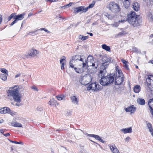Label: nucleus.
Here are the masks:
<instances>
[{
  "instance_id": "obj_1",
  "label": "nucleus",
  "mask_w": 153,
  "mask_h": 153,
  "mask_svg": "<svg viewBox=\"0 0 153 153\" xmlns=\"http://www.w3.org/2000/svg\"><path fill=\"white\" fill-rule=\"evenodd\" d=\"M113 62V59L110 57L103 56L102 57V64L100 67V70L99 76L101 77L100 83L102 86L109 85L114 81V73L110 74L105 76L106 73V68L108 67L109 63Z\"/></svg>"
},
{
  "instance_id": "obj_2",
  "label": "nucleus",
  "mask_w": 153,
  "mask_h": 153,
  "mask_svg": "<svg viewBox=\"0 0 153 153\" xmlns=\"http://www.w3.org/2000/svg\"><path fill=\"white\" fill-rule=\"evenodd\" d=\"M21 87L18 85H16L11 88V89L8 90L7 96L12 97L14 101L17 102L21 101L22 95L19 93Z\"/></svg>"
},
{
  "instance_id": "obj_3",
  "label": "nucleus",
  "mask_w": 153,
  "mask_h": 153,
  "mask_svg": "<svg viewBox=\"0 0 153 153\" xmlns=\"http://www.w3.org/2000/svg\"><path fill=\"white\" fill-rule=\"evenodd\" d=\"M137 16H138L136 14L135 12L131 11L130 14L128 15V18L125 17L124 19L119 20V22L123 23L126 21H128L129 23L134 27H137L139 25Z\"/></svg>"
},
{
  "instance_id": "obj_4",
  "label": "nucleus",
  "mask_w": 153,
  "mask_h": 153,
  "mask_svg": "<svg viewBox=\"0 0 153 153\" xmlns=\"http://www.w3.org/2000/svg\"><path fill=\"white\" fill-rule=\"evenodd\" d=\"M109 9L113 12L117 13L120 11L119 5L114 2H112L109 5Z\"/></svg>"
},
{
  "instance_id": "obj_5",
  "label": "nucleus",
  "mask_w": 153,
  "mask_h": 153,
  "mask_svg": "<svg viewBox=\"0 0 153 153\" xmlns=\"http://www.w3.org/2000/svg\"><path fill=\"white\" fill-rule=\"evenodd\" d=\"M92 79L91 75L86 74L82 78L81 84L84 85H87L92 81Z\"/></svg>"
},
{
  "instance_id": "obj_6",
  "label": "nucleus",
  "mask_w": 153,
  "mask_h": 153,
  "mask_svg": "<svg viewBox=\"0 0 153 153\" xmlns=\"http://www.w3.org/2000/svg\"><path fill=\"white\" fill-rule=\"evenodd\" d=\"M82 68H74V70L76 72L79 74H81L85 71V70L87 68L88 63L86 61L85 62H83L82 63Z\"/></svg>"
},
{
  "instance_id": "obj_7",
  "label": "nucleus",
  "mask_w": 153,
  "mask_h": 153,
  "mask_svg": "<svg viewBox=\"0 0 153 153\" xmlns=\"http://www.w3.org/2000/svg\"><path fill=\"white\" fill-rule=\"evenodd\" d=\"M124 76H115L114 84L115 85H120L123 84L124 80Z\"/></svg>"
},
{
  "instance_id": "obj_8",
  "label": "nucleus",
  "mask_w": 153,
  "mask_h": 153,
  "mask_svg": "<svg viewBox=\"0 0 153 153\" xmlns=\"http://www.w3.org/2000/svg\"><path fill=\"white\" fill-rule=\"evenodd\" d=\"M85 8L84 6H80L78 7L75 8L74 9V12L75 14H77L81 11L85 13L84 12Z\"/></svg>"
},
{
  "instance_id": "obj_9",
  "label": "nucleus",
  "mask_w": 153,
  "mask_h": 153,
  "mask_svg": "<svg viewBox=\"0 0 153 153\" xmlns=\"http://www.w3.org/2000/svg\"><path fill=\"white\" fill-rule=\"evenodd\" d=\"M96 86V84L95 82L92 83L90 84L88 87H87V90H91L92 92H96L94 91V89H95V86Z\"/></svg>"
},
{
  "instance_id": "obj_10",
  "label": "nucleus",
  "mask_w": 153,
  "mask_h": 153,
  "mask_svg": "<svg viewBox=\"0 0 153 153\" xmlns=\"http://www.w3.org/2000/svg\"><path fill=\"white\" fill-rule=\"evenodd\" d=\"M70 97L72 103L76 105L78 104L79 99L76 96L71 95Z\"/></svg>"
},
{
  "instance_id": "obj_11",
  "label": "nucleus",
  "mask_w": 153,
  "mask_h": 153,
  "mask_svg": "<svg viewBox=\"0 0 153 153\" xmlns=\"http://www.w3.org/2000/svg\"><path fill=\"white\" fill-rule=\"evenodd\" d=\"M136 110V108L134 105H131L128 108H126L125 111L126 112H130L131 113H133Z\"/></svg>"
},
{
  "instance_id": "obj_12",
  "label": "nucleus",
  "mask_w": 153,
  "mask_h": 153,
  "mask_svg": "<svg viewBox=\"0 0 153 153\" xmlns=\"http://www.w3.org/2000/svg\"><path fill=\"white\" fill-rule=\"evenodd\" d=\"M81 131L80 130H77L75 133L74 137L76 139H79L81 138Z\"/></svg>"
},
{
  "instance_id": "obj_13",
  "label": "nucleus",
  "mask_w": 153,
  "mask_h": 153,
  "mask_svg": "<svg viewBox=\"0 0 153 153\" xmlns=\"http://www.w3.org/2000/svg\"><path fill=\"white\" fill-rule=\"evenodd\" d=\"M25 14V13H23L21 14L16 15L15 13V17L14 19H16L17 21L19 20H21L24 18Z\"/></svg>"
},
{
  "instance_id": "obj_14",
  "label": "nucleus",
  "mask_w": 153,
  "mask_h": 153,
  "mask_svg": "<svg viewBox=\"0 0 153 153\" xmlns=\"http://www.w3.org/2000/svg\"><path fill=\"white\" fill-rule=\"evenodd\" d=\"M78 60L80 61H81L83 62H84L83 61V59L81 58V56L78 55H75L74 56H73L72 58V59L71 60V62H73L74 60Z\"/></svg>"
},
{
  "instance_id": "obj_15",
  "label": "nucleus",
  "mask_w": 153,
  "mask_h": 153,
  "mask_svg": "<svg viewBox=\"0 0 153 153\" xmlns=\"http://www.w3.org/2000/svg\"><path fill=\"white\" fill-rule=\"evenodd\" d=\"M94 58L91 55H89L87 57V60H85V62L86 61L88 63L87 67L89 66L88 65V64H89V63H90V65H91V62H94Z\"/></svg>"
},
{
  "instance_id": "obj_16",
  "label": "nucleus",
  "mask_w": 153,
  "mask_h": 153,
  "mask_svg": "<svg viewBox=\"0 0 153 153\" xmlns=\"http://www.w3.org/2000/svg\"><path fill=\"white\" fill-rule=\"evenodd\" d=\"M121 131L125 134L131 133L132 132V128L130 127L127 128H123L121 130Z\"/></svg>"
},
{
  "instance_id": "obj_17",
  "label": "nucleus",
  "mask_w": 153,
  "mask_h": 153,
  "mask_svg": "<svg viewBox=\"0 0 153 153\" xmlns=\"http://www.w3.org/2000/svg\"><path fill=\"white\" fill-rule=\"evenodd\" d=\"M96 84V86H95V89H94V91L96 92L100 91L103 89V86L99 85L97 82H95Z\"/></svg>"
},
{
  "instance_id": "obj_18",
  "label": "nucleus",
  "mask_w": 153,
  "mask_h": 153,
  "mask_svg": "<svg viewBox=\"0 0 153 153\" xmlns=\"http://www.w3.org/2000/svg\"><path fill=\"white\" fill-rule=\"evenodd\" d=\"M133 7L135 11H138L140 8V5L137 2H135L133 4Z\"/></svg>"
},
{
  "instance_id": "obj_19",
  "label": "nucleus",
  "mask_w": 153,
  "mask_h": 153,
  "mask_svg": "<svg viewBox=\"0 0 153 153\" xmlns=\"http://www.w3.org/2000/svg\"><path fill=\"white\" fill-rule=\"evenodd\" d=\"M110 149L111 151L113 153H120L118 149L115 147V146H111L110 147Z\"/></svg>"
},
{
  "instance_id": "obj_20",
  "label": "nucleus",
  "mask_w": 153,
  "mask_h": 153,
  "mask_svg": "<svg viewBox=\"0 0 153 153\" xmlns=\"http://www.w3.org/2000/svg\"><path fill=\"white\" fill-rule=\"evenodd\" d=\"M123 2V6L126 8H128L130 5V2L129 0H124Z\"/></svg>"
},
{
  "instance_id": "obj_21",
  "label": "nucleus",
  "mask_w": 153,
  "mask_h": 153,
  "mask_svg": "<svg viewBox=\"0 0 153 153\" xmlns=\"http://www.w3.org/2000/svg\"><path fill=\"white\" fill-rule=\"evenodd\" d=\"M37 54V51L36 50L32 49L30 51L29 55L33 57Z\"/></svg>"
},
{
  "instance_id": "obj_22",
  "label": "nucleus",
  "mask_w": 153,
  "mask_h": 153,
  "mask_svg": "<svg viewBox=\"0 0 153 153\" xmlns=\"http://www.w3.org/2000/svg\"><path fill=\"white\" fill-rule=\"evenodd\" d=\"M133 90L134 92L138 93L140 91V87L139 85H136L134 87Z\"/></svg>"
},
{
  "instance_id": "obj_23",
  "label": "nucleus",
  "mask_w": 153,
  "mask_h": 153,
  "mask_svg": "<svg viewBox=\"0 0 153 153\" xmlns=\"http://www.w3.org/2000/svg\"><path fill=\"white\" fill-rule=\"evenodd\" d=\"M98 61H94V62H91V65H90V64H89V66L92 65L93 67H94V68H95V69H97L98 67Z\"/></svg>"
},
{
  "instance_id": "obj_24",
  "label": "nucleus",
  "mask_w": 153,
  "mask_h": 153,
  "mask_svg": "<svg viewBox=\"0 0 153 153\" xmlns=\"http://www.w3.org/2000/svg\"><path fill=\"white\" fill-rule=\"evenodd\" d=\"M137 102L140 105H143L145 104V101L144 99L138 98L137 100Z\"/></svg>"
},
{
  "instance_id": "obj_25",
  "label": "nucleus",
  "mask_w": 153,
  "mask_h": 153,
  "mask_svg": "<svg viewBox=\"0 0 153 153\" xmlns=\"http://www.w3.org/2000/svg\"><path fill=\"white\" fill-rule=\"evenodd\" d=\"M148 77L146 78V82L147 84L148 87L149 88V90H151L150 87H149V86L151 85V81H152V79H150V77H149V76H148Z\"/></svg>"
},
{
  "instance_id": "obj_26",
  "label": "nucleus",
  "mask_w": 153,
  "mask_h": 153,
  "mask_svg": "<svg viewBox=\"0 0 153 153\" xmlns=\"http://www.w3.org/2000/svg\"><path fill=\"white\" fill-rule=\"evenodd\" d=\"M11 125L12 126L16 127H22V125L19 123L16 122H12L11 123Z\"/></svg>"
},
{
  "instance_id": "obj_27",
  "label": "nucleus",
  "mask_w": 153,
  "mask_h": 153,
  "mask_svg": "<svg viewBox=\"0 0 153 153\" xmlns=\"http://www.w3.org/2000/svg\"><path fill=\"white\" fill-rule=\"evenodd\" d=\"M49 105L51 106L54 107H56V103H57V102L56 100H54L53 98L52 99L49 101Z\"/></svg>"
},
{
  "instance_id": "obj_28",
  "label": "nucleus",
  "mask_w": 153,
  "mask_h": 153,
  "mask_svg": "<svg viewBox=\"0 0 153 153\" xmlns=\"http://www.w3.org/2000/svg\"><path fill=\"white\" fill-rule=\"evenodd\" d=\"M147 16L149 21H152L153 20V12L148 13H147Z\"/></svg>"
},
{
  "instance_id": "obj_29",
  "label": "nucleus",
  "mask_w": 153,
  "mask_h": 153,
  "mask_svg": "<svg viewBox=\"0 0 153 153\" xmlns=\"http://www.w3.org/2000/svg\"><path fill=\"white\" fill-rule=\"evenodd\" d=\"M146 123L147 126L149 129V131L151 132V133H152V132H153V128L152 124L150 123L147 121L146 122Z\"/></svg>"
},
{
  "instance_id": "obj_30",
  "label": "nucleus",
  "mask_w": 153,
  "mask_h": 153,
  "mask_svg": "<svg viewBox=\"0 0 153 153\" xmlns=\"http://www.w3.org/2000/svg\"><path fill=\"white\" fill-rule=\"evenodd\" d=\"M128 34V32L125 31H123L120 32L117 35V37H119L124 36Z\"/></svg>"
},
{
  "instance_id": "obj_31",
  "label": "nucleus",
  "mask_w": 153,
  "mask_h": 153,
  "mask_svg": "<svg viewBox=\"0 0 153 153\" xmlns=\"http://www.w3.org/2000/svg\"><path fill=\"white\" fill-rule=\"evenodd\" d=\"M124 76L122 71L119 70H117V69L116 72L115 76Z\"/></svg>"
},
{
  "instance_id": "obj_32",
  "label": "nucleus",
  "mask_w": 153,
  "mask_h": 153,
  "mask_svg": "<svg viewBox=\"0 0 153 153\" xmlns=\"http://www.w3.org/2000/svg\"><path fill=\"white\" fill-rule=\"evenodd\" d=\"M93 137L94 138L100 141L101 142L103 143H104L105 141H103L102 139H101L100 137L98 135L94 134Z\"/></svg>"
},
{
  "instance_id": "obj_33",
  "label": "nucleus",
  "mask_w": 153,
  "mask_h": 153,
  "mask_svg": "<svg viewBox=\"0 0 153 153\" xmlns=\"http://www.w3.org/2000/svg\"><path fill=\"white\" fill-rule=\"evenodd\" d=\"M102 49L107 51H110V48L109 46L105 44L102 45Z\"/></svg>"
},
{
  "instance_id": "obj_34",
  "label": "nucleus",
  "mask_w": 153,
  "mask_h": 153,
  "mask_svg": "<svg viewBox=\"0 0 153 153\" xmlns=\"http://www.w3.org/2000/svg\"><path fill=\"white\" fill-rule=\"evenodd\" d=\"M8 74H1L0 75V78L3 80L5 81L7 80V77Z\"/></svg>"
},
{
  "instance_id": "obj_35",
  "label": "nucleus",
  "mask_w": 153,
  "mask_h": 153,
  "mask_svg": "<svg viewBox=\"0 0 153 153\" xmlns=\"http://www.w3.org/2000/svg\"><path fill=\"white\" fill-rule=\"evenodd\" d=\"M65 96L63 95H58L56 97L57 100H63L64 98H65Z\"/></svg>"
},
{
  "instance_id": "obj_36",
  "label": "nucleus",
  "mask_w": 153,
  "mask_h": 153,
  "mask_svg": "<svg viewBox=\"0 0 153 153\" xmlns=\"http://www.w3.org/2000/svg\"><path fill=\"white\" fill-rule=\"evenodd\" d=\"M15 17V13H12L7 18V20L8 21H10L12 18H14Z\"/></svg>"
},
{
  "instance_id": "obj_37",
  "label": "nucleus",
  "mask_w": 153,
  "mask_h": 153,
  "mask_svg": "<svg viewBox=\"0 0 153 153\" xmlns=\"http://www.w3.org/2000/svg\"><path fill=\"white\" fill-rule=\"evenodd\" d=\"M10 109L8 107H4L3 108V114H6L7 113H8V112L9 111Z\"/></svg>"
},
{
  "instance_id": "obj_38",
  "label": "nucleus",
  "mask_w": 153,
  "mask_h": 153,
  "mask_svg": "<svg viewBox=\"0 0 153 153\" xmlns=\"http://www.w3.org/2000/svg\"><path fill=\"white\" fill-rule=\"evenodd\" d=\"M94 5V4H91L89 5L86 8H85V12H86L88 10V8H92Z\"/></svg>"
},
{
  "instance_id": "obj_39",
  "label": "nucleus",
  "mask_w": 153,
  "mask_h": 153,
  "mask_svg": "<svg viewBox=\"0 0 153 153\" xmlns=\"http://www.w3.org/2000/svg\"><path fill=\"white\" fill-rule=\"evenodd\" d=\"M1 71L3 73H4V74H8V71L5 69L3 68L0 69Z\"/></svg>"
},
{
  "instance_id": "obj_40",
  "label": "nucleus",
  "mask_w": 153,
  "mask_h": 153,
  "mask_svg": "<svg viewBox=\"0 0 153 153\" xmlns=\"http://www.w3.org/2000/svg\"><path fill=\"white\" fill-rule=\"evenodd\" d=\"M9 141H10V142H12V143H15L17 144H23V143L21 141L19 142L16 141H13L11 140H9Z\"/></svg>"
},
{
  "instance_id": "obj_41",
  "label": "nucleus",
  "mask_w": 153,
  "mask_h": 153,
  "mask_svg": "<svg viewBox=\"0 0 153 153\" xmlns=\"http://www.w3.org/2000/svg\"><path fill=\"white\" fill-rule=\"evenodd\" d=\"M72 4V2H70L68 4L66 5L63 7H66L68 8L71 6Z\"/></svg>"
},
{
  "instance_id": "obj_42",
  "label": "nucleus",
  "mask_w": 153,
  "mask_h": 153,
  "mask_svg": "<svg viewBox=\"0 0 153 153\" xmlns=\"http://www.w3.org/2000/svg\"><path fill=\"white\" fill-rule=\"evenodd\" d=\"M8 113L10 114L11 115L13 116L16 114V113L15 112L11 110L10 109L9 111L8 112Z\"/></svg>"
},
{
  "instance_id": "obj_43",
  "label": "nucleus",
  "mask_w": 153,
  "mask_h": 153,
  "mask_svg": "<svg viewBox=\"0 0 153 153\" xmlns=\"http://www.w3.org/2000/svg\"><path fill=\"white\" fill-rule=\"evenodd\" d=\"M88 36H82V38H81V40L83 41L85 40L88 39Z\"/></svg>"
},
{
  "instance_id": "obj_44",
  "label": "nucleus",
  "mask_w": 153,
  "mask_h": 153,
  "mask_svg": "<svg viewBox=\"0 0 153 153\" xmlns=\"http://www.w3.org/2000/svg\"><path fill=\"white\" fill-rule=\"evenodd\" d=\"M14 20L12 22V23L10 24V26H12L14 25L17 22V21L16 19H14Z\"/></svg>"
},
{
  "instance_id": "obj_45",
  "label": "nucleus",
  "mask_w": 153,
  "mask_h": 153,
  "mask_svg": "<svg viewBox=\"0 0 153 153\" xmlns=\"http://www.w3.org/2000/svg\"><path fill=\"white\" fill-rule=\"evenodd\" d=\"M63 58L62 59H61L60 60V64L62 63L65 60L66 57L65 56H63Z\"/></svg>"
},
{
  "instance_id": "obj_46",
  "label": "nucleus",
  "mask_w": 153,
  "mask_h": 153,
  "mask_svg": "<svg viewBox=\"0 0 153 153\" xmlns=\"http://www.w3.org/2000/svg\"><path fill=\"white\" fill-rule=\"evenodd\" d=\"M72 62H71V61H70V62H69V65L70 67L72 68H73L74 69V65H73V64L72 63Z\"/></svg>"
},
{
  "instance_id": "obj_47",
  "label": "nucleus",
  "mask_w": 153,
  "mask_h": 153,
  "mask_svg": "<svg viewBox=\"0 0 153 153\" xmlns=\"http://www.w3.org/2000/svg\"><path fill=\"white\" fill-rule=\"evenodd\" d=\"M128 66L127 65V64H126L125 65H124V67L127 70H129V68L128 67Z\"/></svg>"
},
{
  "instance_id": "obj_48",
  "label": "nucleus",
  "mask_w": 153,
  "mask_h": 153,
  "mask_svg": "<svg viewBox=\"0 0 153 153\" xmlns=\"http://www.w3.org/2000/svg\"><path fill=\"white\" fill-rule=\"evenodd\" d=\"M71 112L70 111H67V113H66V115L67 116H69V115H70L71 114Z\"/></svg>"
},
{
  "instance_id": "obj_49",
  "label": "nucleus",
  "mask_w": 153,
  "mask_h": 153,
  "mask_svg": "<svg viewBox=\"0 0 153 153\" xmlns=\"http://www.w3.org/2000/svg\"><path fill=\"white\" fill-rule=\"evenodd\" d=\"M130 139V138L129 137H127L125 139V140L126 142H128L129 141Z\"/></svg>"
},
{
  "instance_id": "obj_50",
  "label": "nucleus",
  "mask_w": 153,
  "mask_h": 153,
  "mask_svg": "<svg viewBox=\"0 0 153 153\" xmlns=\"http://www.w3.org/2000/svg\"><path fill=\"white\" fill-rule=\"evenodd\" d=\"M121 61L123 63V64H124V65L128 63L127 61H126L125 60L123 59H122Z\"/></svg>"
},
{
  "instance_id": "obj_51",
  "label": "nucleus",
  "mask_w": 153,
  "mask_h": 153,
  "mask_svg": "<svg viewBox=\"0 0 153 153\" xmlns=\"http://www.w3.org/2000/svg\"><path fill=\"white\" fill-rule=\"evenodd\" d=\"M42 108L41 106L38 107L37 108V110L41 111L42 110Z\"/></svg>"
},
{
  "instance_id": "obj_52",
  "label": "nucleus",
  "mask_w": 153,
  "mask_h": 153,
  "mask_svg": "<svg viewBox=\"0 0 153 153\" xmlns=\"http://www.w3.org/2000/svg\"><path fill=\"white\" fill-rule=\"evenodd\" d=\"M38 30H36L35 31L30 32L28 33V34L31 35V34H34Z\"/></svg>"
},
{
  "instance_id": "obj_53",
  "label": "nucleus",
  "mask_w": 153,
  "mask_h": 153,
  "mask_svg": "<svg viewBox=\"0 0 153 153\" xmlns=\"http://www.w3.org/2000/svg\"><path fill=\"white\" fill-rule=\"evenodd\" d=\"M61 64V69L62 70H63L64 69V65H65L64 63H63Z\"/></svg>"
},
{
  "instance_id": "obj_54",
  "label": "nucleus",
  "mask_w": 153,
  "mask_h": 153,
  "mask_svg": "<svg viewBox=\"0 0 153 153\" xmlns=\"http://www.w3.org/2000/svg\"><path fill=\"white\" fill-rule=\"evenodd\" d=\"M85 134V135H87L88 136H89L90 137H93L94 135V134H88L87 133H86V134Z\"/></svg>"
},
{
  "instance_id": "obj_55",
  "label": "nucleus",
  "mask_w": 153,
  "mask_h": 153,
  "mask_svg": "<svg viewBox=\"0 0 153 153\" xmlns=\"http://www.w3.org/2000/svg\"><path fill=\"white\" fill-rule=\"evenodd\" d=\"M44 30L47 33H49L50 32V31H48V30H47L46 29H45V28H42L39 29V30Z\"/></svg>"
},
{
  "instance_id": "obj_56",
  "label": "nucleus",
  "mask_w": 153,
  "mask_h": 153,
  "mask_svg": "<svg viewBox=\"0 0 153 153\" xmlns=\"http://www.w3.org/2000/svg\"><path fill=\"white\" fill-rule=\"evenodd\" d=\"M31 88L32 89H33L34 90H36L37 91H38V89L36 87H31Z\"/></svg>"
},
{
  "instance_id": "obj_57",
  "label": "nucleus",
  "mask_w": 153,
  "mask_h": 153,
  "mask_svg": "<svg viewBox=\"0 0 153 153\" xmlns=\"http://www.w3.org/2000/svg\"><path fill=\"white\" fill-rule=\"evenodd\" d=\"M21 75V74H18L16 75L15 76V78H17L19 76H20Z\"/></svg>"
},
{
  "instance_id": "obj_58",
  "label": "nucleus",
  "mask_w": 153,
  "mask_h": 153,
  "mask_svg": "<svg viewBox=\"0 0 153 153\" xmlns=\"http://www.w3.org/2000/svg\"><path fill=\"white\" fill-rule=\"evenodd\" d=\"M47 1H49L51 2L56 1H58V0H46Z\"/></svg>"
},
{
  "instance_id": "obj_59",
  "label": "nucleus",
  "mask_w": 153,
  "mask_h": 153,
  "mask_svg": "<svg viewBox=\"0 0 153 153\" xmlns=\"http://www.w3.org/2000/svg\"><path fill=\"white\" fill-rule=\"evenodd\" d=\"M4 135L5 137H7V136H10V134L9 133H7L6 134H4Z\"/></svg>"
},
{
  "instance_id": "obj_60",
  "label": "nucleus",
  "mask_w": 153,
  "mask_h": 153,
  "mask_svg": "<svg viewBox=\"0 0 153 153\" xmlns=\"http://www.w3.org/2000/svg\"><path fill=\"white\" fill-rule=\"evenodd\" d=\"M148 76H149V77H150V79H152V80L153 82V75H149Z\"/></svg>"
},
{
  "instance_id": "obj_61",
  "label": "nucleus",
  "mask_w": 153,
  "mask_h": 153,
  "mask_svg": "<svg viewBox=\"0 0 153 153\" xmlns=\"http://www.w3.org/2000/svg\"><path fill=\"white\" fill-rule=\"evenodd\" d=\"M3 108H0V113L1 114H3V113H2L3 112Z\"/></svg>"
},
{
  "instance_id": "obj_62",
  "label": "nucleus",
  "mask_w": 153,
  "mask_h": 153,
  "mask_svg": "<svg viewBox=\"0 0 153 153\" xmlns=\"http://www.w3.org/2000/svg\"><path fill=\"white\" fill-rule=\"evenodd\" d=\"M82 36V35H79L78 36V38L81 39Z\"/></svg>"
},
{
  "instance_id": "obj_63",
  "label": "nucleus",
  "mask_w": 153,
  "mask_h": 153,
  "mask_svg": "<svg viewBox=\"0 0 153 153\" xmlns=\"http://www.w3.org/2000/svg\"><path fill=\"white\" fill-rule=\"evenodd\" d=\"M149 63H152L153 64V60H150L149 62Z\"/></svg>"
},
{
  "instance_id": "obj_64",
  "label": "nucleus",
  "mask_w": 153,
  "mask_h": 153,
  "mask_svg": "<svg viewBox=\"0 0 153 153\" xmlns=\"http://www.w3.org/2000/svg\"><path fill=\"white\" fill-rule=\"evenodd\" d=\"M0 132L1 133H2V134H3V135H4V132L3 131L2 129H1L0 130Z\"/></svg>"
}]
</instances>
